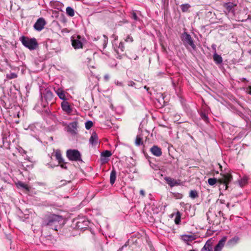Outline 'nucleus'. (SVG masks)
<instances>
[{
	"label": "nucleus",
	"mask_w": 251,
	"mask_h": 251,
	"mask_svg": "<svg viewBox=\"0 0 251 251\" xmlns=\"http://www.w3.org/2000/svg\"><path fill=\"white\" fill-rule=\"evenodd\" d=\"M59 164H60V167L62 169H67V167L66 166V163H65L64 162V160H63V163H59Z\"/></svg>",
	"instance_id": "obj_36"
},
{
	"label": "nucleus",
	"mask_w": 251,
	"mask_h": 251,
	"mask_svg": "<svg viewBox=\"0 0 251 251\" xmlns=\"http://www.w3.org/2000/svg\"><path fill=\"white\" fill-rule=\"evenodd\" d=\"M218 165L219 166V168L222 169V166L220 164H218Z\"/></svg>",
	"instance_id": "obj_47"
},
{
	"label": "nucleus",
	"mask_w": 251,
	"mask_h": 251,
	"mask_svg": "<svg viewBox=\"0 0 251 251\" xmlns=\"http://www.w3.org/2000/svg\"><path fill=\"white\" fill-rule=\"evenodd\" d=\"M140 194L143 196L144 197L145 195V191L143 190H141L140 191Z\"/></svg>",
	"instance_id": "obj_43"
},
{
	"label": "nucleus",
	"mask_w": 251,
	"mask_h": 251,
	"mask_svg": "<svg viewBox=\"0 0 251 251\" xmlns=\"http://www.w3.org/2000/svg\"><path fill=\"white\" fill-rule=\"evenodd\" d=\"M88 65H89L90 67H92V68H94V66H91V65H89V64H88Z\"/></svg>",
	"instance_id": "obj_49"
},
{
	"label": "nucleus",
	"mask_w": 251,
	"mask_h": 251,
	"mask_svg": "<svg viewBox=\"0 0 251 251\" xmlns=\"http://www.w3.org/2000/svg\"><path fill=\"white\" fill-rule=\"evenodd\" d=\"M62 220V218L61 216L56 214H50L46 216L44 219L43 225L50 226L53 229L57 231L58 224Z\"/></svg>",
	"instance_id": "obj_2"
},
{
	"label": "nucleus",
	"mask_w": 251,
	"mask_h": 251,
	"mask_svg": "<svg viewBox=\"0 0 251 251\" xmlns=\"http://www.w3.org/2000/svg\"><path fill=\"white\" fill-rule=\"evenodd\" d=\"M226 240L227 237L224 236L220 240H219L218 244L214 248V251H221L225 244Z\"/></svg>",
	"instance_id": "obj_11"
},
{
	"label": "nucleus",
	"mask_w": 251,
	"mask_h": 251,
	"mask_svg": "<svg viewBox=\"0 0 251 251\" xmlns=\"http://www.w3.org/2000/svg\"><path fill=\"white\" fill-rule=\"evenodd\" d=\"M144 88L146 89L147 90H148L149 89V88H148L146 86H145Z\"/></svg>",
	"instance_id": "obj_48"
},
{
	"label": "nucleus",
	"mask_w": 251,
	"mask_h": 251,
	"mask_svg": "<svg viewBox=\"0 0 251 251\" xmlns=\"http://www.w3.org/2000/svg\"><path fill=\"white\" fill-rule=\"evenodd\" d=\"M109 78V75L108 74H106L104 76V79L105 81H108Z\"/></svg>",
	"instance_id": "obj_42"
},
{
	"label": "nucleus",
	"mask_w": 251,
	"mask_h": 251,
	"mask_svg": "<svg viewBox=\"0 0 251 251\" xmlns=\"http://www.w3.org/2000/svg\"><path fill=\"white\" fill-rule=\"evenodd\" d=\"M93 125V123L92 121H88L86 122L85 124V128L87 129H90L92 127Z\"/></svg>",
	"instance_id": "obj_29"
},
{
	"label": "nucleus",
	"mask_w": 251,
	"mask_h": 251,
	"mask_svg": "<svg viewBox=\"0 0 251 251\" xmlns=\"http://www.w3.org/2000/svg\"><path fill=\"white\" fill-rule=\"evenodd\" d=\"M235 6H236V4L231 2L225 3L224 4V7L226 8L228 13L231 12H233L234 11V7Z\"/></svg>",
	"instance_id": "obj_14"
},
{
	"label": "nucleus",
	"mask_w": 251,
	"mask_h": 251,
	"mask_svg": "<svg viewBox=\"0 0 251 251\" xmlns=\"http://www.w3.org/2000/svg\"><path fill=\"white\" fill-rule=\"evenodd\" d=\"M131 18L135 21L139 20V18H138L137 15L136 13H135V12H134V11H132V12L131 13Z\"/></svg>",
	"instance_id": "obj_33"
},
{
	"label": "nucleus",
	"mask_w": 251,
	"mask_h": 251,
	"mask_svg": "<svg viewBox=\"0 0 251 251\" xmlns=\"http://www.w3.org/2000/svg\"><path fill=\"white\" fill-rule=\"evenodd\" d=\"M190 251H195L194 250H190Z\"/></svg>",
	"instance_id": "obj_51"
},
{
	"label": "nucleus",
	"mask_w": 251,
	"mask_h": 251,
	"mask_svg": "<svg viewBox=\"0 0 251 251\" xmlns=\"http://www.w3.org/2000/svg\"><path fill=\"white\" fill-rule=\"evenodd\" d=\"M180 7H181L182 11L183 12H186L188 11V9L190 7V5L188 3H186V4H181Z\"/></svg>",
	"instance_id": "obj_26"
},
{
	"label": "nucleus",
	"mask_w": 251,
	"mask_h": 251,
	"mask_svg": "<svg viewBox=\"0 0 251 251\" xmlns=\"http://www.w3.org/2000/svg\"><path fill=\"white\" fill-rule=\"evenodd\" d=\"M55 156L59 163H63V158L62 157L61 151L59 150H56L55 152Z\"/></svg>",
	"instance_id": "obj_19"
},
{
	"label": "nucleus",
	"mask_w": 251,
	"mask_h": 251,
	"mask_svg": "<svg viewBox=\"0 0 251 251\" xmlns=\"http://www.w3.org/2000/svg\"><path fill=\"white\" fill-rule=\"evenodd\" d=\"M111 155H112V153H111V151H107V150L103 151L101 153V156L102 157H109Z\"/></svg>",
	"instance_id": "obj_28"
},
{
	"label": "nucleus",
	"mask_w": 251,
	"mask_h": 251,
	"mask_svg": "<svg viewBox=\"0 0 251 251\" xmlns=\"http://www.w3.org/2000/svg\"><path fill=\"white\" fill-rule=\"evenodd\" d=\"M40 94L42 97H44L46 101H50L53 98V94L49 89H40Z\"/></svg>",
	"instance_id": "obj_6"
},
{
	"label": "nucleus",
	"mask_w": 251,
	"mask_h": 251,
	"mask_svg": "<svg viewBox=\"0 0 251 251\" xmlns=\"http://www.w3.org/2000/svg\"><path fill=\"white\" fill-rule=\"evenodd\" d=\"M239 183L240 186L242 187L247 183V179L246 178L242 179Z\"/></svg>",
	"instance_id": "obj_34"
},
{
	"label": "nucleus",
	"mask_w": 251,
	"mask_h": 251,
	"mask_svg": "<svg viewBox=\"0 0 251 251\" xmlns=\"http://www.w3.org/2000/svg\"><path fill=\"white\" fill-rule=\"evenodd\" d=\"M61 106L62 110L67 114H70L72 111V109L69 103L66 100L63 101L61 102Z\"/></svg>",
	"instance_id": "obj_12"
},
{
	"label": "nucleus",
	"mask_w": 251,
	"mask_h": 251,
	"mask_svg": "<svg viewBox=\"0 0 251 251\" xmlns=\"http://www.w3.org/2000/svg\"><path fill=\"white\" fill-rule=\"evenodd\" d=\"M181 239L184 241H192L196 239V236L192 234H184L181 236Z\"/></svg>",
	"instance_id": "obj_17"
},
{
	"label": "nucleus",
	"mask_w": 251,
	"mask_h": 251,
	"mask_svg": "<svg viewBox=\"0 0 251 251\" xmlns=\"http://www.w3.org/2000/svg\"><path fill=\"white\" fill-rule=\"evenodd\" d=\"M232 180V176L229 172H224L220 174V177L217 179L216 178H209L208 179V183L211 186L215 185L216 182L220 184H223V187L225 190L228 188V185Z\"/></svg>",
	"instance_id": "obj_1"
},
{
	"label": "nucleus",
	"mask_w": 251,
	"mask_h": 251,
	"mask_svg": "<svg viewBox=\"0 0 251 251\" xmlns=\"http://www.w3.org/2000/svg\"><path fill=\"white\" fill-rule=\"evenodd\" d=\"M6 77L8 79H13L17 77V75L14 73H11L10 74H7Z\"/></svg>",
	"instance_id": "obj_30"
},
{
	"label": "nucleus",
	"mask_w": 251,
	"mask_h": 251,
	"mask_svg": "<svg viewBox=\"0 0 251 251\" xmlns=\"http://www.w3.org/2000/svg\"><path fill=\"white\" fill-rule=\"evenodd\" d=\"M240 238L239 237L236 236H234L227 241L226 245L229 247H232L237 244Z\"/></svg>",
	"instance_id": "obj_15"
},
{
	"label": "nucleus",
	"mask_w": 251,
	"mask_h": 251,
	"mask_svg": "<svg viewBox=\"0 0 251 251\" xmlns=\"http://www.w3.org/2000/svg\"><path fill=\"white\" fill-rule=\"evenodd\" d=\"M66 14L70 17H73L75 15V11L72 7L68 6L66 9Z\"/></svg>",
	"instance_id": "obj_24"
},
{
	"label": "nucleus",
	"mask_w": 251,
	"mask_h": 251,
	"mask_svg": "<svg viewBox=\"0 0 251 251\" xmlns=\"http://www.w3.org/2000/svg\"><path fill=\"white\" fill-rule=\"evenodd\" d=\"M77 125L78 123L77 121H74L69 123L67 127V131L72 135H76L77 132Z\"/></svg>",
	"instance_id": "obj_7"
},
{
	"label": "nucleus",
	"mask_w": 251,
	"mask_h": 251,
	"mask_svg": "<svg viewBox=\"0 0 251 251\" xmlns=\"http://www.w3.org/2000/svg\"><path fill=\"white\" fill-rule=\"evenodd\" d=\"M245 92L251 95V86H249L245 88Z\"/></svg>",
	"instance_id": "obj_35"
},
{
	"label": "nucleus",
	"mask_w": 251,
	"mask_h": 251,
	"mask_svg": "<svg viewBox=\"0 0 251 251\" xmlns=\"http://www.w3.org/2000/svg\"><path fill=\"white\" fill-rule=\"evenodd\" d=\"M55 92L58 96L60 99L65 100L66 99L64 91L61 88H57L56 90L54 89Z\"/></svg>",
	"instance_id": "obj_16"
},
{
	"label": "nucleus",
	"mask_w": 251,
	"mask_h": 251,
	"mask_svg": "<svg viewBox=\"0 0 251 251\" xmlns=\"http://www.w3.org/2000/svg\"><path fill=\"white\" fill-rule=\"evenodd\" d=\"M201 251H212V247L211 244L207 241L201 249Z\"/></svg>",
	"instance_id": "obj_23"
},
{
	"label": "nucleus",
	"mask_w": 251,
	"mask_h": 251,
	"mask_svg": "<svg viewBox=\"0 0 251 251\" xmlns=\"http://www.w3.org/2000/svg\"><path fill=\"white\" fill-rule=\"evenodd\" d=\"M125 46L124 43L121 42L118 46L115 48V50L118 53H121L124 51Z\"/></svg>",
	"instance_id": "obj_20"
},
{
	"label": "nucleus",
	"mask_w": 251,
	"mask_h": 251,
	"mask_svg": "<svg viewBox=\"0 0 251 251\" xmlns=\"http://www.w3.org/2000/svg\"><path fill=\"white\" fill-rule=\"evenodd\" d=\"M175 223L176 224H178L180 221V214L179 212H177L175 220Z\"/></svg>",
	"instance_id": "obj_31"
},
{
	"label": "nucleus",
	"mask_w": 251,
	"mask_h": 251,
	"mask_svg": "<svg viewBox=\"0 0 251 251\" xmlns=\"http://www.w3.org/2000/svg\"><path fill=\"white\" fill-rule=\"evenodd\" d=\"M135 83L133 81H130L128 82V85L129 86H134Z\"/></svg>",
	"instance_id": "obj_41"
},
{
	"label": "nucleus",
	"mask_w": 251,
	"mask_h": 251,
	"mask_svg": "<svg viewBox=\"0 0 251 251\" xmlns=\"http://www.w3.org/2000/svg\"><path fill=\"white\" fill-rule=\"evenodd\" d=\"M81 224H82V223L80 221H78L77 222L76 226H77L78 228H80V229L83 228V227L81 225Z\"/></svg>",
	"instance_id": "obj_38"
},
{
	"label": "nucleus",
	"mask_w": 251,
	"mask_h": 251,
	"mask_svg": "<svg viewBox=\"0 0 251 251\" xmlns=\"http://www.w3.org/2000/svg\"><path fill=\"white\" fill-rule=\"evenodd\" d=\"M87 60H88V61H87V62H88V63H90V61L92 60V59H91V58H89V57H88V58H87Z\"/></svg>",
	"instance_id": "obj_45"
},
{
	"label": "nucleus",
	"mask_w": 251,
	"mask_h": 251,
	"mask_svg": "<svg viewBox=\"0 0 251 251\" xmlns=\"http://www.w3.org/2000/svg\"><path fill=\"white\" fill-rule=\"evenodd\" d=\"M20 185L22 187H23V188H25V189H26V190H28V186H27V185H26V184H24V183H20Z\"/></svg>",
	"instance_id": "obj_39"
},
{
	"label": "nucleus",
	"mask_w": 251,
	"mask_h": 251,
	"mask_svg": "<svg viewBox=\"0 0 251 251\" xmlns=\"http://www.w3.org/2000/svg\"><path fill=\"white\" fill-rule=\"evenodd\" d=\"M150 151L151 153L155 156L159 157L162 155L161 149L157 146H153L150 149Z\"/></svg>",
	"instance_id": "obj_13"
},
{
	"label": "nucleus",
	"mask_w": 251,
	"mask_h": 251,
	"mask_svg": "<svg viewBox=\"0 0 251 251\" xmlns=\"http://www.w3.org/2000/svg\"><path fill=\"white\" fill-rule=\"evenodd\" d=\"M20 41L25 47L30 50H35L38 47V43L35 38H29L27 37L22 36Z\"/></svg>",
	"instance_id": "obj_3"
},
{
	"label": "nucleus",
	"mask_w": 251,
	"mask_h": 251,
	"mask_svg": "<svg viewBox=\"0 0 251 251\" xmlns=\"http://www.w3.org/2000/svg\"><path fill=\"white\" fill-rule=\"evenodd\" d=\"M115 84L117 86H123V84L122 82L121 81H116L115 82Z\"/></svg>",
	"instance_id": "obj_40"
},
{
	"label": "nucleus",
	"mask_w": 251,
	"mask_h": 251,
	"mask_svg": "<svg viewBox=\"0 0 251 251\" xmlns=\"http://www.w3.org/2000/svg\"><path fill=\"white\" fill-rule=\"evenodd\" d=\"M116 178V172L115 170H113L111 173L110 176V182L111 184H113L115 181Z\"/></svg>",
	"instance_id": "obj_22"
},
{
	"label": "nucleus",
	"mask_w": 251,
	"mask_h": 251,
	"mask_svg": "<svg viewBox=\"0 0 251 251\" xmlns=\"http://www.w3.org/2000/svg\"><path fill=\"white\" fill-rule=\"evenodd\" d=\"M213 59L215 63L217 64H221L223 62V59L222 57L217 54L216 52L213 55Z\"/></svg>",
	"instance_id": "obj_21"
},
{
	"label": "nucleus",
	"mask_w": 251,
	"mask_h": 251,
	"mask_svg": "<svg viewBox=\"0 0 251 251\" xmlns=\"http://www.w3.org/2000/svg\"><path fill=\"white\" fill-rule=\"evenodd\" d=\"M125 41L126 42H132L133 41V39L130 35H128L125 39Z\"/></svg>",
	"instance_id": "obj_32"
},
{
	"label": "nucleus",
	"mask_w": 251,
	"mask_h": 251,
	"mask_svg": "<svg viewBox=\"0 0 251 251\" xmlns=\"http://www.w3.org/2000/svg\"><path fill=\"white\" fill-rule=\"evenodd\" d=\"M164 180L166 183L171 187L178 185L180 184L179 180H176L170 177L166 176L164 177Z\"/></svg>",
	"instance_id": "obj_10"
},
{
	"label": "nucleus",
	"mask_w": 251,
	"mask_h": 251,
	"mask_svg": "<svg viewBox=\"0 0 251 251\" xmlns=\"http://www.w3.org/2000/svg\"><path fill=\"white\" fill-rule=\"evenodd\" d=\"M103 36L104 37H105V38L106 39V40H108V39H107V38L106 37V36H105L104 35H103Z\"/></svg>",
	"instance_id": "obj_50"
},
{
	"label": "nucleus",
	"mask_w": 251,
	"mask_h": 251,
	"mask_svg": "<svg viewBox=\"0 0 251 251\" xmlns=\"http://www.w3.org/2000/svg\"><path fill=\"white\" fill-rule=\"evenodd\" d=\"M211 47L214 51L216 52V45L215 44H212Z\"/></svg>",
	"instance_id": "obj_44"
},
{
	"label": "nucleus",
	"mask_w": 251,
	"mask_h": 251,
	"mask_svg": "<svg viewBox=\"0 0 251 251\" xmlns=\"http://www.w3.org/2000/svg\"><path fill=\"white\" fill-rule=\"evenodd\" d=\"M201 117L205 122H207L208 121V117L205 114L202 113L201 115Z\"/></svg>",
	"instance_id": "obj_37"
},
{
	"label": "nucleus",
	"mask_w": 251,
	"mask_h": 251,
	"mask_svg": "<svg viewBox=\"0 0 251 251\" xmlns=\"http://www.w3.org/2000/svg\"><path fill=\"white\" fill-rule=\"evenodd\" d=\"M189 197L192 199H195L198 197V194L196 190H191L189 194Z\"/></svg>",
	"instance_id": "obj_27"
},
{
	"label": "nucleus",
	"mask_w": 251,
	"mask_h": 251,
	"mask_svg": "<svg viewBox=\"0 0 251 251\" xmlns=\"http://www.w3.org/2000/svg\"><path fill=\"white\" fill-rule=\"evenodd\" d=\"M46 24L45 20L43 18H39L35 24L34 25V28L37 31H41Z\"/></svg>",
	"instance_id": "obj_8"
},
{
	"label": "nucleus",
	"mask_w": 251,
	"mask_h": 251,
	"mask_svg": "<svg viewBox=\"0 0 251 251\" xmlns=\"http://www.w3.org/2000/svg\"><path fill=\"white\" fill-rule=\"evenodd\" d=\"M98 137L95 132H93L89 139V142L92 145H95L97 144Z\"/></svg>",
	"instance_id": "obj_18"
},
{
	"label": "nucleus",
	"mask_w": 251,
	"mask_h": 251,
	"mask_svg": "<svg viewBox=\"0 0 251 251\" xmlns=\"http://www.w3.org/2000/svg\"><path fill=\"white\" fill-rule=\"evenodd\" d=\"M82 223H84V224H85V225L87 226V223H88V222H87V221H83V222H82Z\"/></svg>",
	"instance_id": "obj_46"
},
{
	"label": "nucleus",
	"mask_w": 251,
	"mask_h": 251,
	"mask_svg": "<svg viewBox=\"0 0 251 251\" xmlns=\"http://www.w3.org/2000/svg\"><path fill=\"white\" fill-rule=\"evenodd\" d=\"M66 155L71 161H78L82 160L80 153L76 150H68L66 152Z\"/></svg>",
	"instance_id": "obj_5"
},
{
	"label": "nucleus",
	"mask_w": 251,
	"mask_h": 251,
	"mask_svg": "<svg viewBox=\"0 0 251 251\" xmlns=\"http://www.w3.org/2000/svg\"><path fill=\"white\" fill-rule=\"evenodd\" d=\"M181 40L183 42L184 46L188 48L190 46L194 50L196 49V46L194 44V41L191 35L187 32H184L182 34Z\"/></svg>",
	"instance_id": "obj_4"
},
{
	"label": "nucleus",
	"mask_w": 251,
	"mask_h": 251,
	"mask_svg": "<svg viewBox=\"0 0 251 251\" xmlns=\"http://www.w3.org/2000/svg\"><path fill=\"white\" fill-rule=\"evenodd\" d=\"M80 36L78 35L76 38L73 37L72 39V45L75 49H79L82 48V43L80 41Z\"/></svg>",
	"instance_id": "obj_9"
},
{
	"label": "nucleus",
	"mask_w": 251,
	"mask_h": 251,
	"mask_svg": "<svg viewBox=\"0 0 251 251\" xmlns=\"http://www.w3.org/2000/svg\"><path fill=\"white\" fill-rule=\"evenodd\" d=\"M143 143V142L142 137L139 135H137L135 140V145L137 146H139L142 145Z\"/></svg>",
	"instance_id": "obj_25"
}]
</instances>
